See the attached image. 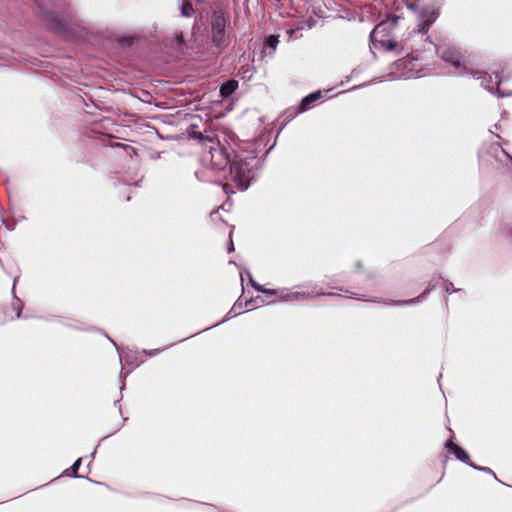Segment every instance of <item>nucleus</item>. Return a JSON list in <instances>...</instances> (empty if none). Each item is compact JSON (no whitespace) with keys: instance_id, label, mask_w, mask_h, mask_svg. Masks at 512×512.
I'll use <instances>...</instances> for the list:
<instances>
[{"instance_id":"nucleus-9","label":"nucleus","mask_w":512,"mask_h":512,"mask_svg":"<svg viewBox=\"0 0 512 512\" xmlns=\"http://www.w3.org/2000/svg\"><path fill=\"white\" fill-rule=\"evenodd\" d=\"M435 286L433 284H429L426 289L419 294L417 297L411 298V299H404V300H383V303L390 305V306H412L416 305L418 303H421L427 299V297L430 295V293L434 290Z\"/></svg>"},{"instance_id":"nucleus-5","label":"nucleus","mask_w":512,"mask_h":512,"mask_svg":"<svg viewBox=\"0 0 512 512\" xmlns=\"http://www.w3.org/2000/svg\"><path fill=\"white\" fill-rule=\"evenodd\" d=\"M435 52L439 58H441L444 62L450 64L455 69H459V76H472L473 78L480 79V72H472L469 68H467L462 60V56L460 52L452 46L440 47L436 44Z\"/></svg>"},{"instance_id":"nucleus-60","label":"nucleus","mask_w":512,"mask_h":512,"mask_svg":"<svg viewBox=\"0 0 512 512\" xmlns=\"http://www.w3.org/2000/svg\"><path fill=\"white\" fill-rule=\"evenodd\" d=\"M220 512H224V511H220Z\"/></svg>"},{"instance_id":"nucleus-42","label":"nucleus","mask_w":512,"mask_h":512,"mask_svg":"<svg viewBox=\"0 0 512 512\" xmlns=\"http://www.w3.org/2000/svg\"><path fill=\"white\" fill-rule=\"evenodd\" d=\"M497 482L501 483L502 485H506L508 487H512L511 485H508L506 483H504L503 481H501L498 476L494 473V475H491Z\"/></svg>"},{"instance_id":"nucleus-32","label":"nucleus","mask_w":512,"mask_h":512,"mask_svg":"<svg viewBox=\"0 0 512 512\" xmlns=\"http://www.w3.org/2000/svg\"><path fill=\"white\" fill-rule=\"evenodd\" d=\"M96 331H98L99 333L103 334L105 336L106 339H108L112 345L116 348L117 352H118V355H119V361L121 362V354L119 352V349H118V346L116 344V342L102 329L100 328H94Z\"/></svg>"},{"instance_id":"nucleus-49","label":"nucleus","mask_w":512,"mask_h":512,"mask_svg":"<svg viewBox=\"0 0 512 512\" xmlns=\"http://www.w3.org/2000/svg\"><path fill=\"white\" fill-rule=\"evenodd\" d=\"M207 505V503H205ZM209 507H211L212 509H217V507L213 504H208Z\"/></svg>"},{"instance_id":"nucleus-11","label":"nucleus","mask_w":512,"mask_h":512,"mask_svg":"<svg viewBox=\"0 0 512 512\" xmlns=\"http://www.w3.org/2000/svg\"><path fill=\"white\" fill-rule=\"evenodd\" d=\"M392 28L388 27V23L386 21L379 22L370 32L369 40L372 45L376 46V41L378 39H385L392 37Z\"/></svg>"},{"instance_id":"nucleus-2","label":"nucleus","mask_w":512,"mask_h":512,"mask_svg":"<svg viewBox=\"0 0 512 512\" xmlns=\"http://www.w3.org/2000/svg\"><path fill=\"white\" fill-rule=\"evenodd\" d=\"M41 20L47 28L62 37L76 38L82 34V27L71 16V9L65 0H35Z\"/></svg>"},{"instance_id":"nucleus-52","label":"nucleus","mask_w":512,"mask_h":512,"mask_svg":"<svg viewBox=\"0 0 512 512\" xmlns=\"http://www.w3.org/2000/svg\"><path fill=\"white\" fill-rule=\"evenodd\" d=\"M6 228H7L8 230H10V231H11V230H13V229H14V226H8V225H6Z\"/></svg>"},{"instance_id":"nucleus-30","label":"nucleus","mask_w":512,"mask_h":512,"mask_svg":"<svg viewBox=\"0 0 512 512\" xmlns=\"http://www.w3.org/2000/svg\"><path fill=\"white\" fill-rule=\"evenodd\" d=\"M470 467L476 471H479V472H483V473H486V474H489V475H494V471L489 468V467H486V466H480L476 463H473V465H470Z\"/></svg>"},{"instance_id":"nucleus-47","label":"nucleus","mask_w":512,"mask_h":512,"mask_svg":"<svg viewBox=\"0 0 512 512\" xmlns=\"http://www.w3.org/2000/svg\"><path fill=\"white\" fill-rule=\"evenodd\" d=\"M96 451H97V447H96V448L94 449V451L90 454V457H91L92 459H94V458H95Z\"/></svg>"},{"instance_id":"nucleus-36","label":"nucleus","mask_w":512,"mask_h":512,"mask_svg":"<svg viewBox=\"0 0 512 512\" xmlns=\"http://www.w3.org/2000/svg\"><path fill=\"white\" fill-rule=\"evenodd\" d=\"M278 290L277 289H273V288H266L265 286H263V289L261 291L262 294L266 295V296H273V295H277L278 294Z\"/></svg>"},{"instance_id":"nucleus-44","label":"nucleus","mask_w":512,"mask_h":512,"mask_svg":"<svg viewBox=\"0 0 512 512\" xmlns=\"http://www.w3.org/2000/svg\"><path fill=\"white\" fill-rule=\"evenodd\" d=\"M355 72H356V69H354V70L352 71L351 75H349V76H347V77H346L345 82H349V81L351 80V78H352V76H353V74H354Z\"/></svg>"},{"instance_id":"nucleus-35","label":"nucleus","mask_w":512,"mask_h":512,"mask_svg":"<svg viewBox=\"0 0 512 512\" xmlns=\"http://www.w3.org/2000/svg\"><path fill=\"white\" fill-rule=\"evenodd\" d=\"M219 185L222 186V189H223L225 194L229 195V194H234L235 193V190L233 189V187L230 184L222 183L221 181H219Z\"/></svg>"},{"instance_id":"nucleus-59","label":"nucleus","mask_w":512,"mask_h":512,"mask_svg":"<svg viewBox=\"0 0 512 512\" xmlns=\"http://www.w3.org/2000/svg\"><path fill=\"white\" fill-rule=\"evenodd\" d=\"M189 338H190V337H187V339H189ZM185 340H186V338H185ZM183 341H184V339H180V342H183Z\"/></svg>"},{"instance_id":"nucleus-16","label":"nucleus","mask_w":512,"mask_h":512,"mask_svg":"<svg viewBox=\"0 0 512 512\" xmlns=\"http://www.w3.org/2000/svg\"><path fill=\"white\" fill-rule=\"evenodd\" d=\"M139 42V38L134 35H122L116 38L117 45L123 50H133Z\"/></svg>"},{"instance_id":"nucleus-6","label":"nucleus","mask_w":512,"mask_h":512,"mask_svg":"<svg viewBox=\"0 0 512 512\" xmlns=\"http://www.w3.org/2000/svg\"><path fill=\"white\" fill-rule=\"evenodd\" d=\"M488 77H489V81L487 80L486 77H483V80L481 83L482 86L488 92H490L493 95H497V97H499V98L512 96V91H507V92H503V93L500 91L499 86L502 84L503 79H502V74L499 71H494L492 74H489Z\"/></svg>"},{"instance_id":"nucleus-17","label":"nucleus","mask_w":512,"mask_h":512,"mask_svg":"<svg viewBox=\"0 0 512 512\" xmlns=\"http://www.w3.org/2000/svg\"><path fill=\"white\" fill-rule=\"evenodd\" d=\"M82 460L83 458L82 457H79L77 458L74 463L72 464V466L70 467V471H71V475H69L70 477L72 478H77V479H85L89 482H92L94 484H97V485H102L103 483L102 482H98V481H95V480H92L91 478H89L88 476H84V475H79L77 474V472L79 471L81 465H82Z\"/></svg>"},{"instance_id":"nucleus-40","label":"nucleus","mask_w":512,"mask_h":512,"mask_svg":"<svg viewBox=\"0 0 512 512\" xmlns=\"http://www.w3.org/2000/svg\"><path fill=\"white\" fill-rule=\"evenodd\" d=\"M57 323H59V324H61V325L65 326V327H69V328L77 329V327H76V326H74L73 324H71V323H69V322L65 321L63 317H61V321H58Z\"/></svg>"},{"instance_id":"nucleus-53","label":"nucleus","mask_w":512,"mask_h":512,"mask_svg":"<svg viewBox=\"0 0 512 512\" xmlns=\"http://www.w3.org/2000/svg\"><path fill=\"white\" fill-rule=\"evenodd\" d=\"M137 366H138L137 364H136V365H134V367H132V369H130V370H128V371H127V374L131 373V371H132L134 368H136Z\"/></svg>"},{"instance_id":"nucleus-23","label":"nucleus","mask_w":512,"mask_h":512,"mask_svg":"<svg viewBox=\"0 0 512 512\" xmlns=\"http://www.w3.org/2000/svg\"><path fill=\"white\" fill-rule=\"evenodd\" d=\"M500 235L512 243V222L504 221L499 229Z\"/></svg>"},{"instance_id":"nucleus-10","label":"nucleus","mask_w":512,"mask_h":512,"mask_svg":"<svg viewBox=\"0 0 512 512\" xmlns=\"http://www.w3.org/2000/svg\"><path fill=\"white\" fill-rule=\"evenodd\" d=\"M318 296L340 297L341 295L334 293V292H325L322 288H320L316 292H314V291H311V292L296 291V292H290L288 294V298H290L291 301L311 300Z\"/></svg>"},{"instance_id":"nucleus-45","label":"nucleus","mask_w":512,"mask_h":512,"mask_svg":"<svg viewBox=\"0 0 512 512\" xmlns=\"http://www.w3.org/2000/svg\"><path fill=\"white\" fill-rule=\"evenodd\" d=\"M366 84H361V85H354L350 90H356L358 88H361V87H364Z\"/></svg>"},{"instance_id":"nucleus-57","label":"nucleus","mask_w":512,"mask_h":512,"mask_svg":"<svg viewBox=\"0 0 512 512\" xmlns=\"http://www.w3.org/2000/svg\"><path fill=\"white\" fill-rule=\"evenodd\" d=\"M125 363L127 364H132V362L128 361V360H125Z\"/></svg>"},{"instance_id":"nucleus-34","label":"nucleus","mask_w":512,"mask_h":512,"mask_svg":"<svg viewBox=\"0 0 512 512\" xmlns=\"http://www.w3.org/2000/svg\"><path fill=\"white\" fill-rule=\"evenodd\" d=\"M160 352H162L161 349H142L140 351V354L146 355L149 357H154V356L158 355Z\"/></svg>"},{"instance_id":"nucleus-58","label":"nucleus","mask_w":512,"mask_h":512,"mask_svg":"<svg viewBox=\"0 0 512 512\" xmlns=\"http://www.w3.org/2000/svg\"><path fill=\"white\" fill-rule=\"evenodd\" d=\"M123 389H124V385H122V386L120 387V392H122V390H123Z\"/></svg>"},{"instance_id":"nucleus-12","label":"nucleus","mask_w":512,"mask_h":512,"mask_svg":"<svg viewBox=\"0 0 512 512\" xmlns=\"http://www.w3.org/2000/svg\"><path fill=\"white\" fill-rule=\"evenodd\" d=\"M302 114L298 105L291 106L285 109L276 119L277 124L279 125V130L277 135L298 115Z\"/></svg>"},{"instance_id":"nucleus-24","label":"nucleus","mask_w":512,"mask_h":512,"mask_svg":"<svg viewBox=\"0 0 512 512\" xmlns=\"http://www.w3.org/2000/svg\"><path fill=\"white\" fill-rule=\"evenodd\" d=\"M402 18H403L402 14L390 13L387 15V17L384 21H386L388 23V27L395 29L396 26L398 25L399 20Z\"/></svg>"},{"instance_id":"nucleus-8","label":"nucleus","mask_w":512,"mask_h":512,"mask_svg":"<svg viewBox=\"0 0 512 512\" xmlns=\"http://www.w3.org/2000/svg\"><path fill=\"white\" fill-rule=\"evenodd\" d=\"M454 437H455L454 433L451 431V438L446 440L445 444H444L446 451L449 454L454 455V457L458 461H460L470 467V465H473V463H474L473 461H471L470 454L462 446L453 442Z\"/></svg>"},{"instance_id":"nucleus-56","label":"nucleus","mask_w":512,"mask_h":512,"mask_svg":"<svg viewBox=\"0 0 512 512\" xmlns=\"http://www.w3.org/2000/svg\"><path fill=\"white\" fill-rule=\"evenodd\" d=\"M310 285L302 284V287H309Z\"/></svg>"},{"instance_id":"nucleus-39","label":"nucleus","mask_w":512,"mask_h":512,"mask_svg":"<svg viewBox=\"0 0 512 512\" xmlns=\"http://www.w3.org/2000/svg\"><path fill=\"white\" fill-rule=\"evenodd\" d=\"M289 293H290L289 291H284V290L281 291V293L278 297V301H280V302L291 301V299L288 298Z\"/></svg>"},{"instance_id":"nucleus-3","label":"nucleus","mask_w":512,"mask_h":512,"mask_svg":"<svg viewBox=\"0 0 512 512\" xmlns=\"http://www.w3.org/2000/svg\"><path fill=\"white\" fill-rule=\"evenodd\" d=\"M405 5L408 10L417 13L418 24L414 32L422 35L427 34L430 27L440 16V0H435L432 6H425L416 1L410 3L405 0Z\"/></svg>"},{"instance_id":"nucleus-20","label":"nucleus","mask_w":512,"mask_h":512,"mask_svg":"<svg viewBox=\"0 0 512 512\" xmlns=\"http://www.w3.org/2000/svg\"><path fill=\"white\" fill-rule=\"evenodd\" d=\"M279 37L278 34H269L266 36L263 41V48H268L271 52H274L280 42Z\"/></svg>"},{"instance_id":"nucleus-27","label":"nucleus","mask_w":512,"mask_h":512,"mask_svg":"<svg viewBox=\"0 0 512 512\" xmlns=\"http://www.w3.org/2000/svg\"><path fill=\"white\" fill-rule=\"evenodd\" d=\"M240 314H241V313H236V312H235V310H232V308H231V309L229 310V312L225 315V317H224V319H223V320H221L220 322H218V323L214 324V325H213V326H211V327H208V328L204 329L202 332L207 331V330H209V329H211V328L217 327V326H219V325H221V324H223V323H225V322H227V321H229V320H231V319H233V318L237 317V316H238V315H240Z\"/></svg>"},{"instance_id":"nucleus-4","label":"nucleus","mask_w":512,"mask_h":512,"mask_svg":"<svg viewBox=\"0 0 512 512\" xmlns=\"http://www.w3.org/2000/svg\"><path fill=\"white\" fill-rule=\"evenodd\" d=\"M229 22V16L223 10H213L210 16L211 42L219 51L226 49L230 40L226 36V27Z\"/></svg>"},{"instance_id":"nucleus-15","label":"nucleus","mask_w":512,"mask_h":512,"mask_svg":"<svg viewBox=\"0 0 512 512\" xmlns=\"http://www.w3.org/2000/svg\"><path fill=\"white\" fill-rule=\"evenodd\" d=\"M18 279H19L18 276L13 279L12 295H13V299L16 302L12 304V308L15 311L16 319H21V318L28 319L30 316L23 315V313H22L23 308H24V303H23V301L20 298H18L16 296V293H15V286H16V283H17Z\"/></svg>"},{"instance_id":"nucleus-25","label":"nucleus","mask_w":512,"mask_h":512,"mask_svg":"<svg viewBox=\"0 0 512 512\" xmlns=\"http://www.w3.org/2000/svg\"><path fill=\"white\" fill-rule=\"evenodd\" d=\"M254 302V299L251 298L250 300H247L243 297V294L236 300L234 305L232 306V310L241 309L243 307H247L251 305Z\"/></svg>"},{"instance_id":"nucleus-38","label":"nucleus","mask_w":512,"mask_h":512,"mask_svg":"<svg viewBox=\"0 0 512 512\" xmlns=\"http://www.w3.org/2000/svg\"><path fill=\"white\" fill-rule=\"evenodd\" d=\"M434 1L435 0H416V2H418L419 4H423L425 6H432V4H434ZM443 2L444 0H440V8L442 7Z\"/></svg>"},{"instance_id":"nucleus-14","label":"nucleus","mask_w":512,"mask_h":512,"mask_svg":"<svg viewBox=\"0 0 512 512\" xmlns=\"http://www.w3.org/2000/svg\"><path fill=\"white\" fill-rule=\"evenodd\" d=\"M238 81L234 78H229L219 85V96L222 99H229L238 89Z\"/></svg>"},{"instance_id":"nucleus-55","label":"nucleus","mask_w":512,"mask_h":512,"mask_svg":"<svg viewBox=\"0 0 512 512\" xmlns=\"http://www.w3.org/2000/svg\"><path fill=\"white\" fill-rule=\"evenodd\" d=\"M427 41H429L430 43H433L429 36L427 37Z\"/></svg>"},{"instance_id":"nucleus-21","label":"nucleus","mask_w":512,"mask_h":512,"mask_svg":"<svg viewBox=\"0 0 512 512\" xmlns=\"http://www.w3.org/2000/svg\"><path fill=\"white\" fill-rule=\"evenodd\" d=\"M376 43H379L380 47L387 52L396 51L398 47V42L393 37L378 39Z\"/></svg>"},{"instance_id":"nucleus-26","label":"nucleus","mask_w":512,"mask_h":512,"mask_svg":"<svg viewBox=\"0 0 512 512\" xmlns=\"http://www.w3.org/2000/svg\"><path fill=\"white\" fill-rule=\"evenodd\" d=\"M197 128L198 126L195 124L190 125L189 138L203 142L205 137L200 131L197 130Z\"/></svg>"},{"instance_id":"nucleus-54","label":"nucleus","mask_w":512,"mask_h":512,"mask_svg":"<svg viewBox=\"0 0 512 512\" xmlns=\"http://www.w3.org/2000/svg\"><path fill=\"white\" fill-rule=\"evenodd\" d=\"M441 377H442V373H440V374H439V376H438V378H437V381H438V382L440 381Z\"/></svg>"},{"instance_id":"nucleus-28","label":"nucleus","mask_w":512,"mask_h":512,"mask_svg":"<svg viewBox=\"0 0 512 512\" xmlns=\"http://www.w3.org/2000/svg\"><path fill=\"white\" fill-rule=\"evenodd\" d=\"M121 399H122V397H121L120 399H118V400H115V401H114V406L118 408V412H119L120 416L122 417V423H121V425H120V426H119V427H118V428L113 432V434H114V433H116L117 431H119V430L122 428V426H123L124 422H126V421H127V418H126V417H123V414H122V408H121V406H120V401H121ZM111 435H112V433H111ZM109 436H110V434H109V435H107L106 437L102 438V440H101V441L105 440V439H106L107 437H109Z\"/></svg>"},{"instance_id":"nucleus-29","label":"nucleus","mask_w":512,"mask_h":512,"mask_svg":"<svg viewBox=\"0 0 512 512\" xmlns=\"http://www.w3.org/2000/svg\"><path fill=\"white\" fill-rule=\"evenodd\" d=\"M70 100L73 101V103L75 105L83 104V105L87 106V103L85 102V99L79 93L72 92L71 95H70Z\"/></svg>"},{"instance_id":"nucleus-1","label":"nucleus","mask_w":512,"mask_h":512,"mask_svg":"<svg viewBox=\"0 0 512 512\" xmlns=\"http://www.w3.org/2000/svg\"><path fill=\"white\" fill-rule=\"evenodd\" d=\"M277 139V137L275 138ZM268 136L239 142L234 147L214 149L211 164L224 172V178L232 181L238 191H246L257 180V171L276 145V140L266 149Z\"/></svg>"},{"instance_id":"nucleus-7","label":"nucleus","mask_w":512,"mask_h":512,"mask_svg":"<svg viewBox=\"0 0 512 512\" xmlns=\"http://www.w3.org/2000/svg\"><path fill=\"white\" fill-rule=\"evenodd\" d=\"M480 157L482 160L493 158L496 162H503V158H505L512 164V156L498 142L489 144L487 148L481 152Z\"/></svg>"},{"instance_id":"nucleus-48","label":"nucleus","mask_w":512,"mask_h":512,"mask_svg":"<svg viewBox=\"0 0 512 512\" xmlns=\"http://www.w3.org/2000/svg\"><path fill=\"white\" fill-rule=\"evenodd\" d=\"M197 4H203L205 3L207 0H194Z\"/></svg>"},{"instance_id":"nucleus-51","label":"nucleus","mask_w":512,"mask_h":512,"mask_svg":"<svg viewBox=\"0 0 512 512\" xmlns=\"http://www.w3.org/2000/svg\"><path fill=\"white\" fill-rule=\"evenodd\" d=\"M228 263H229V264H233V265H237V263H236L234 260H232V259H231V260H229V262H228Z\"/></svg>"},{"instance_id":"nucleus-37","label":"nucleus","mask_w":512,"mask_h":512,"mask_svg":"<svg viewBox=\"0 0 512 512\" xmlns=\"http://www.w3.org/2000/svg\"><path fill=\"white\" fill-rule=\"evenodd\" d=\"M352 298L362 301H370V302H380V300L376 298L366 299L365 295L363 294H353Z\"/></svg>"},{"instance_id":"nucleus-33","label":"nucleus","mask_w":512,"mask_h":512,"mask_svg":"<svg viewBox=\"0 0 512 512\" xmlns=\"http://www.w3.org/2000/svg\"><path fill=\"white\" fill-rule=\"evenodd\" d=\"M233 229H234V226L231 227V230H230V233H229V240H228V242L226 244V249H227L228 253H232V252L235 251V246H234V242H233V239H232Z\"/></svg>"},{"instance_id":"nucleus-31","label":"nucleus","mask_w":512,"mask_h":512,"mask_svg":"<svg viewBox=\"0 0 512 512\" xmlns=\"http://www.w3.org/2000/svg\"><path fill=\"white\" fill-rule=\"evenodd\" d=\"M444 289H445V292L448 295H450L452 293H455V292L460 290V289L455 288L454 284L450 280H448V279L444 280Z\"/></svg>"},{"instance_id":"nucleus-13","label":"nucleus","mask_w":512,"mask_h":512,"mask_svg":"<svg viewBox=\"0 0 512 512\" xmlns=\"http://www.w3.org/2000/svg\"><path fill=\"white\" fill-rule=\"evenodd\" d=\"M323 97V91L321 89L315 90L313 92H310L309 94L305 95L300 102L297 104L300 108V111L302 113L310 110L315 106V104L322 99Z\"/></svg>"},{"instance_id":"nucleus-22","label":"nucleus","mask_w":512,"mask_h":512,"mask_svg":"<svg viewBox=\"0 0 512 512\" xmlns=\"http://www.w3.org/2000/svg\"><path fill=\"white\" fill-rule=\"evenodd\" d=\"M180 15L185 18H190L195 15V9L190 2L182 1L179 4Z\"/></svg>"},{"instance_id":"nucleus-41","label":"nucleus","mask_w":512,"mask_h":512,"mask_svg":"<svg viewBox=\"0 0 512 512\" xmlns=\"http://www.w3.org/2000/svg\"><path fill=\"white\" fill-rule=\"evenodd\" d=\"M46 321H55V322H58V321H61V316H56V315H50V316H47L44 318Z\"/></svg>"},{"instance_id":"nucleus-19","label":"nucleus","mask_w":512,"mask_h":512,"mask_svg":"<svg viewBox=\"0 0 512 512\" xmlns=\"http://www.w3.org/2000/svg\"><path fill=\"white\" fill-rule=\"evenodd\" d=\"M206 24L204 21V15L203 13H200L199 15L195 16V21L192 27L193 33L198 35H204L206 32Z\"/></svg>"},{"instance_id":"nucleus-46","label":"nucleus","mask_w":512,"mask_h":512,"mask_svg":"<svg viewBox=\"0 0 512 512\" xmlns=\"http://www.w3.org/2000/svg\"><path fill=\"white\" fill-rule=\"evenodd\" d=\"M508 115V112L506 110L503 111V113L501 114V119H506Z\"/></svg>"},{"instance_id":"nucleus-50","label":"nucleus","mask_w":512,"mask_h":512,"mask_svg":"<svg viewBox=\"0 0 512 512\" xmlns=\"http://www.w3.org/2000/svg\"><path fill=\"white\" fill-rule=\"evenodd\" d=\"M495 128L498 129V130H501V125L500 124H495Z\"/></svg>"},{"instance_id":"nucleus-18","label":"nucleus","mask_w":512,"mask_h":512,"mask_svg":"<svg viewBox=\"0 0 512 512\" xmlns=\"http://www.w3.org/2000/svg\"><path fill=\"white\" fill-rule=\"evenodd\" d=\"M244 273H245V274L247 275V277H248V284H249L253 289H255L257 292H260V293H261V291H262V289H263V286H264V285H261V284H259L257 281H255V280H254V278H253V276H252V274H251V272H250V270H249V269H247V268L243 269V271H240V279H241L242 291L244 292V285H243V283H244L243 274H244Z\"/></svg>"},{"instance_id":"nucleus-43","label":"nucleus","mask_w":512,"mask_h":512,"mask_svg":"<svg viewBox=\"0 0 512 512\" xmlns=\"http://www.w3.org/2000/svg\"><path fill=\"white\" fill-rule=\"evenodd\" d=\"M355 265L357 269H361L363 267V263L361 260L356 261Z\"/></svg>"}]
</instances>
